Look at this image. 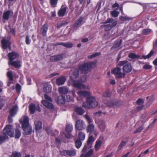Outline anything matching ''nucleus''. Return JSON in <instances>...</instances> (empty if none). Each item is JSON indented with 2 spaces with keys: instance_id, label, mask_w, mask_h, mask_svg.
<instances>
[{
  "instance_id": "nucleus-1",
  "label": "nucleus",
  "mask_w": 157,
  "mask_h": 157,
  "mask_svg": "<svg viewBox=\"0 0 157 157\" xmlns=\"http://www.w3.org/2000/svg\"><path fill=\"white\" fill-rule=\"evenodd\" d=\"M96 64V63L94 62L85 63L79 66L78 69H76L71 71L70 72L71 75L69 83L74 87L78 89H90V87L89 86H86L82 83L86 81V78L85 76L80 80L77 78L79 75V70L83 73H87L91 71L92 68L95 67Z\"/></svg>"
},
{
  "instance_id": "nucleus-2",
  "label": "nucleus",
  "mask_w": 157,
  "mask_h": 157,
  "mask_svg": "<svg viewBox=\"0 0 157 157\" xmlns=\"http://www.w3.org/2000/svg\"><path fill=\"white\" fill-rule=\"evenodd\" d=\"M22 125V128L25 135L30 134L32 132V127L29 124V120L28 117L24 116L20 120Z\"/></svg>"
},
{
  "instance_id": "nucleus-3",
  "label": "nucleus",
  "mask_w": 157,
  "mask_h": 157,
  "mask_svg": "<svg viewBox=\"0 0 157 157\" xmlns=\"http://www.w3.org/2000/svg\"><path fill=\"white\" fill-rule=\"evenodd\" d=\"M98 102L94 97L91 96L88 98L87 101L83 102V106L87 108H90L96 107L98 105Z\"/></svg>"
},
{
  "instance_id": "nucleus-4",
  "label": "nucleus",
  "mask_w": 157,
  "mask_h": 157,
  "mask_svg": "<svg viewBox=\"0 0 157 157\" xmlns=\"http://www.w3.org/2000/svg\"><path fill=\"white\" fill-rule=\"evenodd\" d=\"M44 98L45 100H43L42 101V103L45 107L47 108L52 109L54 108V105L51 103L52 101V99L50 97H49L46 94L44 95Z\"/></svg>"
},
{
  "instance_id": "nucleus-5",
  "label": "nucleus",
  "mask_w": 157,
  "mask_h": 157,
  "mask_svg": "<svg viewBox=\"0 0 157 157\" xmlns=\"http://www.w3.org/2000/svg\"><path fill=\"white\" fill-rule=\"evenodd\" d=\"M112 74L115 75L116 78H121L124 77L125 74L122 72L121 68L119 67H116L114 68L111 71Z\"/></svg>"
},
{
  "instance_id": "nucleus-6",
  "label": "nucleus",
  "mask_w": 157,
  "mask_h": 157,
  "mask_svg": "<svg viewBox=\"0 0 157 157\" xmlns=\"http://www.w3.org/2000/svg\"><path fill=\"white\" fill-rule=\"evenodd\" d=\"M12 126L10 125H8L5 128L3 131V135L5 136H6L8 138V136L10 137H12L13 136V132L12 130Z\"/></svg>"
},
{
  "instance_id": "nucleus-7",
  "label": "nucleus",
  "mask_w": 157,
  "mask_h": 157,
  "mask_svg": "<svg viewBox=\"0 0 157 157\" xmlns=\"http://www.w3.org/2000/svg\"><path fill=\"white\" fill-rule=\"evenodd\" d=\"M153 51L151 50L148 55L146 56H143L141 57H140V56L138 55H136L133 53H131L128 55V57L132 59L137 58H140L141 59L143 58L144 59H146L150 58L153 54Z\"/></svg>"
},
{
  "instance_id": "nucleus-8",
  "label": "nucleus",
  "mask_w": 157,
  "mask_h": 157,
  "mask_svg": "<svg viewBox=\"0 0 157 157\" xmlns=\"http://www.w3.org/2000/svg\"><path fill=\"white\" fill-rule=\"evenodd\" d=\"M10 36H8L6 40L5 38H3V39L1 41L2 47V48L6 49L8 47L10 50L11 49V43L10 41Z\"/></svg>"
},
{
  "instance_id": "nucleus-9",
  "label": "nucleus",
  "mask_w": 157,
  "mask_h": 157,
  "mask_svg": "<svg viewBox=\"0 0 157 157\" xmlns=\"http://www.w3.org/2000/svg\"><path fill=\"white\" fill-rule=\"evenodd\" d=\"M18 110V108L17 105L13 106L10 109V116L8 117V121L9 123H11L13 121V119L12 117L15 115Z\"/></svg>"
},
{
  "instance_id": "nucleus-10",
  "label": "nucleus",
  "mask_w": 157,
  "mask_h": 157,
  "mask_svg": "<svg viewBox=\"0 0 157 157\" xmlns=\"http://www.w3.org/2000/svg\"><path fill=\"white\" fill-rule=\"evenodd\" d=\"M78 96L77 98L78 101L82 100V97L88 98L90 96V93L89 92L86 90H79L77 93Z\"/></svg>"
},
{
  "instance_id": "nucleus-11",
  "label": "nucleus",
  "mask_w": 157,
  "mask_h": 157,
  "mask_svg": "<svg viewBox=\"0 0 157 157\" xmlns=\"http://www.w3.org/2000/svg\"><path fill=\"white\" fill-rule=\"evenodd\" d=\"M60 153L63 155L74 156L76 154V151L75 149H72L60 151Z\"/></svg>"
},
{
  "instance_id": "nucleus-12",
  "label": "nucleus",
  "mask_w": 157,
  "mask_h": 157,
  "mask_svg": "<svg viewBox=\"0 0 157 157\" xmlns=\"http://www.w3.org/2000/svg\"><path fill=\"white\" fill-rule=\"evenodd\" d=\"M113 19L112 18H108L107 20L103 23L104 25H102L101 26V27L105 28V30L106 31H109L112 28V26L111 24L108 23H110L113 22Z\"/></svg>"
},
{
  "instance_id": "nucleus-13",
  "label": "nucleus",
  "mask_w": 157,
  "mask_h": 157,
  "mask_svg": "<svg viewBox=\"0 0 157 157\" xmlns=\"http://www.w3.org/2000/svg\"><path fill=\"white\" fill-rule=\"evenodd\" d=\"M13 11L11 10H8L4 11L2 17L3 19L5 20H8L13 16Z\"/></svg>"
},
{
  "instance_id": "nucleus-14",
  "label": "nucleus",
  "mask_w": 157,
  "mask_h": 157,
  "mask_svg": "<svg viewBox=\"0 0 157 157\" xmlns=\"http://www.w3.org/2000/svg\"><path fill=\"white\" fill-rule=\"evenodd\" d=\"M85 123L81 120H79L76 122L75 126L78 130H82L84 128Z\"/></svg>"
},
{
  "instance_id": "nucleus-15",
  "label": "nucleus",
  "mask_w": 157,
  "mask_h": 157,
  "mask_svg": "<svg viewBox=\"0 0 157 157\" xmlns=\"http://www.w3.org/2000/svg\"><path fill=\"white\" fill-rule=\"evenodd\" d=\"M29 111L31 114L34 113L36 110L39 112L40 111V109L39 105L36 106L33 104H31L29 106Z\"/></svg>"
},
{
  "instance_id": "nucleus-16",
  "label": "nucleus",
  "mask_w": 157,
  "mask_h": 157,
  "mask_svg": "<svg viewBox=\"0 0 157 157\" xmlns=\"http://www.w3.org/2000/svg\"><path fill=\"white\" fill-rule=\"evenodd\" d=\"M132 66L130 63H127L123 66L122 70L123 73H129L131 72L132 69Z\"/></svg>"
},
{
  "instance_id": "nucleus-17",
  "label": "nucleus",
  "mask_w": 157,
  "mask_h": 157,
  "mask_svg": "<svg viewBox=\"0 0 157 157\" xmlns=\"http://www.w3.org/2000/svg\"><path fill=\"white\" fill-rule=\"evenodd\" d=\"M103 141L102 137H100L98 140L96 141L94 146V149L96 151L99 150L101 147Z\"/></svg>"
},
{
  "instance_id": "nucleus-18",
  "label": "nucleus",
  "mask_w": 157,
  "mask_h": 157,
  "mask_svg": "<svg viewBox=\"0 0 157 157\" xmlns=\"http://www.w3.org/2000/svg\"><path fill=\"white\" fill-rule=\"evenodd\" d=\"M95 139L92 136H90L87 142V144H85L82 149V151L83 152H85L86 151L88 145H90L94 141Z\"/></svg>"
},
{
  "instance_id": "nucleus-19",
  "label": "nucleus",
  "mask_w": 157,
  "mask_h": 157,
  "mask_svg": "<svg viewBox=\"0 0 157 157\" xmlns=\"http://www.w3.org/2000/svg\"><path fill=\"white\" fill-rule=\"evenodd\" d=\"M9 61H13V60L17 59L19 57V54L16 52H12L8 54Z\"/></svg>"
},
{
  "instance_id": "nucleus-20",
  "label": "nucleus",
  "mask_w": 157,
  "mask_h": 157,
  "mask_svg": "<svg viewBox=\"0 0 157 157\" xmlns=\"http://www.w3.org/2000/svg\"><path fill=\"white\" fill-rule=\"evenodd\" d=\"M95 122L98 124L99 129L102 132H103L105 130L106 125L105 122L104 121L101 120L98 123H97L96 121H95Z\"/></svg>"
},
{
  "instance_id": "nucleus-21",
  "label": "nucleus",
  "mask_w": 157,
  "mask_h": 157,
  "mask_svg": "<svg viewBox=\"0 0 157 157\" xmlns=\"http://www.w3.org/2000/svg\"><path fill=\"white\" fill-rule=\"evenodd\" d=\"M66 80L65 76H60L56 79V83L58 86L62 85L64 84Z\"/></svg>"
},
{
  "instance_id": "nucleus-22",
  "label": "nucleus",
  "mask_w": 157,
  "mask_h": 157,
  "mask_svg": "<svg viewBox=\"0 0 157 157\" xmlns=\"http://www.w3.org/2000/svg\"><path fill=\"white\" fill-rule=\"evenodd\" d=\"M8 64L14 66L16 68H18L21 66V62L19 60L16 61H9Z\"/></svg>"
},
{
  "instance_id": "nucleus-23",
  "label": "nucleus",
  "mask_w": 157,
  "mask_h": 157,
  "mask_svg": "<svg viewBox=\"0 0 157 157\" xmlns=\"http://www.w3.org/2000/svg\"><path fill=\"white\" fill-rule=\"evenodd\" d=\"M44 90L46 93H50L52 90V87L49 82L45 83L43 87Z\"/></svg>"
},
{
  "instance_id": "nucleus-24",
  "label": "nucleus",
  "mask_w": 157,
  "mask_h": 157,
  "mask_svg": "<svg viewBox=\"0 0 157 157\" xmlns=\"http://www.w3.org/2000/svg\"><path fill=\"white\" fill-rule=\"evenodd\" d=\"M64 55L63 54H60L57 56H54L51 57L50 59L52 61H58L62 60L64 57Z\"/></svg>"
},
{
  "instance_id": "nucleus-25",
  "label": "nucleus",
  "mask_w": 157,
  "mask_h": 157,
  "mask_svg": "<svg viewBox=\"0 0 157 157\" xmlns=\"http://www.w3.org/2000/svg\"><path fill=\"white\" fill-rule=\"evenodd\" d=\"M69 88L68 87L66 86H61L59 87V92L62 94H66L68 91Z\"/></svg>"
},
{
  "instance_id": "nucleus-26",
  "label": "nucleus",
  "mask_w": 157,
  "mask_h": 157,
  "mask_svg": "<svg viewBox=\"0 0 157 157\" xmlns=\"http://www.w3.org/2000/svg\"><path fill=\"white\" fill-rule=\"evenodd\" d=\"M87 151V149L86 151L85 152H82L83 153H86L85 154L83 153L82 154L80 157H90L91 155L93 154L94 152V151L92 149H90L89 151Z\"/></svg>"
},
{
  "instance_id": "nucleus-27",
  "label": "nucleus",
  "mask_w": 157,
  "mask_h": 157,
  "mask_svg": "<svg viewBox=\"0 0 157 157\" xmlns=\"http://www.w3.org/2000/svg\"><path fill=\"white\" fill-rule=\"evenodd\" d=\"M83 18L80 17L77 19L76 22L74 25V27L75 28H77L80 26L82 25V22L83 21Z\"/></svg>"
},
{
  "instance_id": "nucleus-28",
  "label": "nucleus",
  "mask_w": 157,
  "mask_h": 157,
  "mask_svg": "<svg viewBox=\"0 0 157 157\" xmlns=\"http://www.w3.org/2000/svg\"><path fill=\"white\" fill-rule=\"evenodd\" d=\"M67 8L66 7L63 6L59 11L58 14L59 16L63 17L65 14Z\"/></svg>"
},
{
  "instance_id": "nucleus-29",
  "label": "nucleus",
  "mask_w": 157,
  "mask_h": 157,
  "mask_svg": "<svg viewBox=\"0 0 157 157\" xmlns=\"http://www.w3.org/2000/svg\"><path fill=\"white\" fill-rule=\"evenodd\" d=\"M94 126L92 124H90L88 125L86 128V131L88 133L91 134L94 131Z\"/></svg>"
},
{
  "instance_id": "nucleus-30",
  "label": "nucleus",
  "mask_w": 157,
  "mask_h": 157,
  "mask_svg": "<svg viewBox=\"0 0 157 157\" xmlns=\"http://www.w3.org/2000/svg\"><path fill=\"white\" fill-rule=\"evenodd\" d=\"M48 29V26L47 24H44L42 27L41 29L42 35L45 36L46 35Z\"/></svg>"
},
{
  "instance_id": "nucleus-31",
  "label": "nucleus",
  "mask_w": 157,
  "mask_h": 157,
  "mask_svg": "<svg viewBox=\"0 0 157 157\" xmlns=\"http://www.w3.org/2000/svg\"><path fill=\"white\" fill-rule=\"evenodd\" d=\"M122 42V39H121L119 41H116L114 45L111 48V50H113L114 49H117L121 45Z\"/></svg>"
},
{
  "instance_id": "nucleus-32",
  "label": "nucleus",
  "mask_w": 157,
  "mask_h": 157,
  "mask_svg": "<svg viewBox=\"0 0 157 157\" xmlns=\"http://www.w3.org/2000/svg\"><path fill=\"white\" fill-rule=\"evenodd\" d=\"M75 111L78 114L80 115H82L85 112L84 110L81 107H76Z\"/></svg>"
},
{
  "instance_id": "nucleus-33",
  "label": "nucleus",
  "mask_w": 157,
  "mask_h": 157,
  "mask_svg": "<svg viewBox=\"0 0 157 157\" xmlns=\"http://www.w3.org/2000/svg\"><path fill=\"white\" fill-rule=\"evenodd\" d=\"M65 97L61 96H59L57 98V102L59 104H64L65 102Z\"/></svg>"
},
{
  "instance_id": "nucleus-34",
  "label": "nucleus",
  "mask_w": 157,
  "mask_h": 157,
  "mask_svg": "<svg viewBox=\"0 0 157 157\" xmlns=\"http://www.w3.org/2000/svg\"><path fill=\"white\" fill-rule=\"evenodd\" d=\"M35 124L36 130H38L42 128V124L41 122L40 121H36Z\"/></svg>"
},
{
  "instance_id": "nucleus-35",
  "label": "nucleus",
  "mask_w": 157,
  "mask_h": 157,
  "mask_svg": "<svg viewBox=\"0 0 157 157\" xmlns=\"http://www.w3.org/2000/svg\"><path fill=\"white\" fill-rule=\"evenodd\" d=\"M132 18L128 17L127 16H120L119 17V19L122 21H130L132 20Z\"/></svg>"
},
{
  "instance_id": "nucleus-36",
  "label": "nucleus",
  "mask_w": 157,
  "mask_h": 157,
  "mask_svg": "<svg viewBox=\"0 0 157 157\" xmlns=\"http://www.w3.org/2000/svg\"><path fill=\"white\" fill-rule=\"evenodd\" d=\"M127 142V140H126L125 141H122L118 146L117 149V151H119L121 150V148L126 144Z\"/></svg>"
},
{
  "instance_id": "nucleus-37",
  "label": "nucleus",
  "mask_w": 157,
  "mask_h": 157,
  "mask_svg": "<svg viewBox=\"0 0 157 157\" xmlns=\"http://www.w3.org/2000/svg\"><path fill=\"white\" fill-rule=\"evenodd\" d=\"M21 154L20 152L14 151L13 152L10 157H21Z\"/></svg>"
},
{
  "instance_id": "nucleus-38",
  "label": "nucleus",
  "mask_w": 157,
  "mask_h": 157,
  "mask_svg": "<svg viewBox=\"0 0 157 157\" xmlns=\"http://www.w3.org/2000/svg\"><path fill=\"white\" fill-rule=\"evenodd\" d=\"M104 102L106 104V106L110 107H114L116 104V103L113 101H110L107 102L106 103L105 101Z\"/></svg>"
},
{
  "instance_id": "nucleus-39",
  "label": "nucleus",
  "mask_w": 157,
  "mask_h": 157,
  "mask_svg": "<svg viewBox=\"0 0 157 157\" xmlns=\"http://www.w3.org/2000/svg\"><path fill=\"white\" fill-rule=\"evenodd\" d=\"M101 55V53L100 52H96L92 54L91 55H89L88 56V58L90 59H91L93 58L96 57L98 56H99Z\"/></svg>"
},
{
  "instance_id": "nucleus-40",
  "label": "nucleus",
  "mask_w": 157,
  "mask_h": 157,
  "mask_svg": "<svg viewBox=\"0 0 157 157\" xmlns=\"http://www.w3.org/2000/svg\"><path fill=\"white\" fill-rule=\"evenodd\" d=\"M111 13L112 16L114 17H118L119 13V12L117 11L116 10L111 12Z\"/></svg>"
},
{
  "instance_id": "nucleus-41",
  "label": "nucleus",
  "mask_w": 157,
  "mask_h": 157,
  "mask_svg": "<svg viewBox=\"0 0 157 157\" xmlns=\"http://www.w3.org/2000/svg\"><path fill=\"white\" fill-rule=\"evenodd\" d=\"M7 75L10 81V82L12 81H13L12 72L11 71H8L7 73Z\"/></svg>"
},
{
  "instance_id": "nucleus-42",
  "label": "nucleus",
  "mask_w": 157,
  "mask_h": 157,
  "mask_svg": "<svg viewBox=\"0 0 157 157\" xmlns=\"http://www.w3.org/2000/svg\"><path fill=\"white\" fill-rule=\"evenodd\" d=\"M78 137L80 140H83L85 139V136L84 133L82 132H80L79 133Z\"/></svg>"
},
{
  "instance_id": "nucleus-43",
  "label": "nucleus",
  "mask_w": 157,
  "mask_h": 157,
  "mask_svg": "<svg viewBox=\"0 0 157 157\" xmlns=\"http://www.w3.org/2000/svg\"><path fill=\"white\" fill-rule=\"evenodd\" d=\"M66 130L67 132H70L73 130V126L72 124H67L66 126Z\"/></svg>"
},
{
  "instance_id": "nucleus-44",
  "label": "nucleus",
  "mask_w": 157,
  "mask_h": 157,
  "mask_svg": "<svg viewBox=\"0 0 157 157\" xmlns=\"http://www.w3.org/2000/svg\"><path fill=\"white\" fill-rule=\"evenodd\" d=\"M111 95V92L109 91H107L103 94V97L105 98H110Z\"/></svg>"
},
{
  "instance_id": "nucleus-45",
  "label": "nucleus",
  "mask_w": 157,
  "mask_h": 157,
  "mask_svg": "<svg viewBox=\"0 0 157 157\" xmlns=\"http://www.w3.org/2000/svg\"><path fill=\"white\" fill-rule=\"evenodd\" d=\"M75 143V147L77 148H79L82 144L81 141L78 140H76Z\"/></svg>"
},
{
  "instance_id": "nucleus-46",
  "label": "nucleus",
  "mask_w": 157,
  "mask_h": 157,
  "mask_svg": "<svg viewBox=\"0 0 157 157\" xmlns=\"http://www.w3.org/2000/svg\"><path fill=\"white\" fill-rule=\"evenodd\" d=\"M128 61L127 60H124V61H120L118 62L117 64V66H124L127 63Z\"/></svg>"
},
{
  "instance_id": "nucleus-47",
  "label": "nucleus",
  "mask_w": 157,
  "mask_h": 157,
  "mask_svg": "<svg viewBox=\"0 0 157 157\" xmlns=\"http://www.w3.org/2000/svg\"><path fill=\"white\" fill-rule=\"evenodd\" d=\"M105 113H102L101 111H98V112L94 113V115L97 117L102 116V114H105Z\"/></svg>"
},
{
  "instance_id": "nucleus-48",
  "label": "nucleus",
  "mask_w": 157,
  "mask_h": 157,
  "mask_svg": "<svg viewBox=\"0 0 157 157\" xmlns=\"http://www.w3.org/2000/svg\"><path fill=\"white\" fill-rule=\"evenodd\" d=\"M85 117L88 123H91L93 122V120L91 119L90 117L87 115H85Z\"/></svg>"
},
{
  "instance_id": "nucleus-49",
  "label": "nucleus",
  "mask_w": 157,
  "mask_h": 157,
  "mask_svg": "<svg viewBox=\"0 0 157 157\" xmlns=\"http://www.w3.org/2000/svg\"><path fill=\"white\" fill-rule=\"evenodd\" d=\"M73 44L69 42L65 43V47L67 48H71L73 46Z\"/></svg>"
},
{
  "instance_id": "nucleus-50",
  "label": "nucleus",
  "mask_w": 157,
  "mask_h": 157,
  "mask_svg": "<svg viewBox=\"0 0 157 157\" xmlns=\"http://www.w3.org/2000/svg\"><path fill=\"white\" fill-rule=\"evenodd\" d=\"M66 100L67 102H69L71 101H73V99L72 97L69 95H68L67 96Z\"/></svg>"
},
{
  "instance_id": "nucleus-51",
  "label": "nucleus",
  "mask_w": 157,
  "mask_h": 157,
  "mask_svg": "<svg viewBox=\"0 0 157 157\" xmlns=\"http://www.w3.org/2000/svg\"><path fill=\"white\" fill-rule=\"evenodd\" d=\"M21 135V133L19 130L16 129V130L15 138H19Z\"/></svg>"
},
{
  "instance_id": "nucleus-52",
  "label": "nucleus",
  "mask_w": 157,
  "mask_h": 157,
  "mask_svg": "<svg viewBox=\"0 0 157 157\" xmlns=\"http://www.w3.org/2000/svg\"><path fill=\"white\" fill-rule=\"evenodd\" d=\"M6 136H5L4 135L2 136H0V144L3 143L5 139H7Z\"/></svg>"
},
{
  "instance_id": "nucleus-53",
  "label": "nucleus",
  "mask_w": 157,
  "mask_h": 157,
  "mask_svg": "<svg viewBox=\"0 0 157 157\" xmlns=\"http://www.w3.org/2000/svg\"><path fill=\"white\" fill-rule=\"evenodd\" d=\"M61 135L63 137H66L69 138L71 137V135L69 133L66 134L65 132L61 133Z\"/></svg>"
},
{
  "instance_id": "nucleus-54",
  "label": "nucleus",
  "mask_w": 157,
  "mask_h": 157,
  "mask_svg": "<svg viewBox=\"0 0 157 157\" xmlns=\"http://www.w3.org/2000/svg\"><path fill=\"white\" fill-rule=\"evenodd\" d=\"M30 40L29 39L28 35H26L25 36V42L27 44L29 45L30 44Z\"/></svg>"
},
{
  "instance_id": "nucleus-55",
  "label": "nucleus",
  "mask_w": 157,
  "mask_h": 157,
  "mask_svg": "<svg viewBox=\"0 0 157 157\" xmlns=\"http://www.w3.org/2000/svg\"><path fill=\"white\" fill-rule=\"evenodd\" d=\"M151 30L149 29H144L143 30V32L144 33L147 35L151 33Z\"/></svg>"
},
{
  "instance_id": "nucleus-56",
  "label": "nucleus",
  "mask_w": 157,
  "mask_h": 157,
  "mask_svg": "<svg viewBox=\"0 0 157 157\" xmlns=\"http://www.w3.org/2000/svg\"><path fill=\"white\" fill-rule=\"evenodd\" d=\"M58 0H50V3L52 6L56 5L57 2Z\"/></svg>"
},
{
  "instance_id": "nucleus-57",
  "label": "nucleus",
  "mask_w": 157,
  "mask_h": 157,
  "mask_svg": "<svg viewBox=\"0 0 157 157\" xmlns=\"http://www.w3.org/2000/svg\"><path fill=\"white\" fill-rule=\"evenodd\" d=\"M143 129V128L142 126H141L138 128L135 132V133L140 132Z\"/></svg>"
},
{
  "instance_id": "nucleus-58",
  "label": "nucleus",
  "mask_w": 157,
  "mask_h": 157,
  "mask_svg": "<svg viewBox=\"0 0 157 157\" xmlns=\"http://www.w3.org/2000/svg\"><path fill=\"white\" fill-rule=\"evenodd\" d=\"M136 103L138 104L141 105L144 102L143 100L141 99H139L137 101Z\"/></svg>"
},
{
  "instance_id": "nucleus-59",
  "label": "nucleus",
  "mask_w": 157,
  "mask_h": 157,
  "mask_svg": "<svg viewBox=\"0 0 157 157\" xmlns=\"http://www.w3.org/2000/svg\"><path fill=\"white\" fill-rule=\"evenodd\" d=\"M21 89V86L19 84H17L16 86V90L17 92H19Z\"/></svg>"
},
{
  "instance_id": "nucleus-60",
  "label": "nucleus",
  "mask_w": 157,
  "mask_h": 157,
  "mask_svg": "<svg viewBox=\"0 0 157 157\" xmlns=\"http://www.w3.org/2000/svg\"><path fill=\"white\" fill-rule=\"evenodd\" d=\"M151 68V66L150 65H148L147 64L145 65L143 67V68L144 69H148Z\"/></svg>"
},
{
  "instance_id": "nucleus-61",
  "label": "nucleus",
  "mask_w": 157,
  "mask_h": 157,
  "mask_svg": "<svg viewBox=\"0 0 157 157\" xmlns=\"http://www.w3.org/2000/svg\"><path fill=\"white\" fill-rule=\"evenodd\" d=\"M59 74V73H52L49 75V77L50 78L54 76L58 75Z\"/></svg>"
},
{
  "instance_id": "nucleus-62",
  "label": "nucleus",
  "mask_w": 157,
  "mask_h": 157,
  "mask_svg": "<svg viewBox=\"0 0 157 157\" xmlns=\"http://www.w3.org/2000/svg\"><path fill=\"white\" fill-rule=\"evenodd\" d=\"M46 130L48 134H50L51 133L52 131L50 128H48L46 129Z\"/></svg>"
},
{
  "instance_id": "nucleus-63",
  "label": "nucleus",
  "mask_w": 157,
  "mask_h": 157,
  "mask_svg": "<svg viewBox=\"0 0 157 157\" xmlns=\"http://www.w3.org/2000/svg\"><path fill=\"white\" fill-rule=\"evenodd\" d=\"M27 80L28 82V85H30L31 84V79L30 78L28 77V76L26 77Z\"/></svg>"
},
{
  "instance_id": "nucleus-64",
  "label": "nucleus",
  "mask_w": 157,
  "mask_h": 157,
  "mask_svg": "<svg viewBox=\"0 0 157 157\" xmlns=\"http://www.w3.org/2000/svg\"><path fill=\"white\" fill-rule=\"evenodd\" d=\"M157 113V109H154L150 113V115H152L155 113Z\"/></svg>"
}]
</instances>
